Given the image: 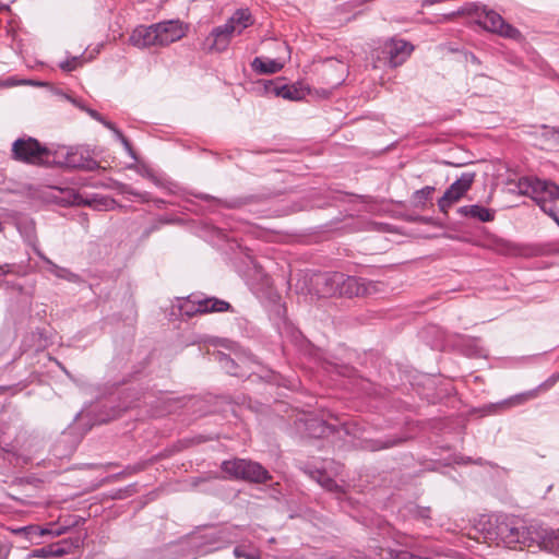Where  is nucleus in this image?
I'll use <instances>...</instances> for the list:
<instances>
[{"label":"nucleus","instance_id":"1","mask_svg":"<svg viewBox=\"0 0 559 559\" xmlns=\"http://www.w3.org/2000/svg\"><path fill=\"white\" fill-rule=\"evenodd\" d=\"M12 154L16 160L28 164H57L71 168H85L93 170L97 163L84 157L78 147L60 146L52 151L34 138L17 139L12 145Z\"/></svg>","mask_w":559,"mask_h":559},{"label":"nucleus","instance_id":"2","mask_svg":"<svg viewBox=\"0 0 559 559\" xmlns=\"http://www.w3.org/2000/svg\"><path fill=\"white\" fill-rule=\"evenodd\" d=\"M252 24L248 9H238L225 24L214 27L205 38L204 48L210 52L225 51L235 34L240 35Z\"/></svg>","mask_w":559,"mask_h":559},{"label":"nucleus","instance_id":"3","mask_svg":"<svg viewBox=\"0 0 559 559\" xmlns=\"http://www.w3.org/2000/svg\"><path fill=\"white\" fill-rule=\"evenodd\" d=\"M464 13L475 15L477 23L488 32L497 33L507 38H518L520 36V32L515 27L507 23L499 13L486 7L469 5L456 12V14Z\"/></svg>","mask_w":559,"mask_h":559},{"label":"nucleus","instance_id":"4","mask_svg":"<svg viewBox=\"0 0 559 559\" xmlns=\"http://www.w3.org/2000/svg\"><path fill=\"white\" fill-rule=\"evenodd\" d=\"M221 467L222 471L233 479H242L251 483H265L271 478L269 472L261 464L250 460H227L222 463Z\"/></svg>","mask_w":559,"mask_h":559},{"label":"nucleus","instance_id":"5","mask_svg":"<svg viewBox=\"0 0 559 559\" xmlns=\"http://www.w3.org/2000/svg\"><path fill=\"white\" fill-rule=\"evenodd\" d=\"M534 526H526L524 522L514 516L503 518L497 525L498 536L508 545H530L533 542Z\"/></svg>","mask_w":559,"mask_h":559},{"label":"nucleus","instance_id":"6","mask_svg":"<svg viewBox=\"0 0 559 559\" xmlns=\"http://www.w3.org/2000/svg\"><path fill=\"white\" fill-rule=\"evenodd\" d=\"M180 313L186 317H192L197 313L224 312L230 309V304L215 297L200 298L189 296L179 306Z\"/></svg>","mask_w":559,"mask_h":559},{"label":"nucleus","instance_id":"7","mask_svg":"<svg viewBox=\"0 0 559 559\" xmlns=\"http://www.w3.org/2000/svg\"><path fill=\"white\" fill-rule=\"evenodd\" d=\"M476 174L473 171L463 173L443 193L438 200V207L440 212L447 214L449 209L459 202L471 189Z\"/></svg>","mask_w":559,"mask_h":559},{"label":"nucleus","instance_id":"8","mask_svg":"<svg viewBox=\"0 0 559 559\" xmlns=\"http://www.w3.org/2000/svg\"><path fill=\"white\" fill-rule=\"evenodd\" d=\"M414 50V46L403 39L391 38L383 43L381 46V55L378 56L379 60H383L384 63L392 68L402 66Z\"/></svg>","mask_w":559,"mask_h":559},{"label":"nucleus","instance_id":"9","mask_svg":"<svg viewBox=\"0 0 559 559\" xmlns=\"http://www.w3.org/2000/svg\"><path fill=\"white\" fill-rule=\"evenodd\" d=\"M340 284L338 296L348 298L370 295L376 288V284L372 282L344 273Z\"/></svg>","mask_w":559,"mask_h":559},{"label":"nucleus","instance_id":"10","mask_svg":"<svg viewBox=\"0 0 559 559\" xmlns=\"http://www.w3.org/2000/svg\"><path fill=\"white\" fill-rule=\"evenodd\" d=\"M343 278L341 272H323L316 274L312 278V286L319 297L338 296L340 280Z\"/></svg>","mask_w":559,"mask_h":559},{"label":"nucleus","instance_id":"11","mask_svg":"<svg viewBox=\"0 0 559 559\" xmlns=\"http://www.w3.org/2000/svg\"><path fill=\"white\" fill-rule=\"evenodd\" d=\"M154 24L158 47L168 46L186 35V27L179 20H167Z\"/></svg>","mask_w":559,"mask_h":559},{"label":"nucleus","instance_id":"12","mask_svg":"<svg viewBox=\"0 0 559 559\" xmlns=\"http://www.w3.org/2000/svg\"><path fill=\"white\" fill-rule=\"evenodd\" d=\"M539 209L551 217L559 226V186L550 181L535 202Z\"/></svg>","mask_w":559,"mask_h":559},{"label":"nucleus","instance_id":"13","mask_svg":"<svg viewBox=\"0 0 559 559\" xmlns=\"http://www.w3.org/2000/svg\"><path fill=\"white\" fill-rule=\"evenodd\" d=\"M129 43L138 49L158 47L155 24L136 26L129 37Z\"/></svg>","mask_w":559,"mask_h":559},{"label":"nucleus","instance_id":"14","mask_svg":"<svg viewBox=\"0 0 559 559\" xmlns=\"http://www.w3.org/2000/svg\"><path fill=\"white\" fill-rule=\"evenodd\" d=\"M533 538L542 549L559 554V528L534 526Z\"/></svg>","mask_w":559,"mask_h":559},{"label":"nucleus","instance_id":"15","mask_svg":"<svg viewBox=\"0 0 559 559\" xmlns=\"http://www.w3.org/2000/svg\"><path fill=\"white\" fill-rule=\"evenodd\" d=\"M549 182V180H542L536 177H522L519 179L516 188L519 194L530 197L536 202L537 198L545 193Z\"/></svg>","mask_w":559,"mask_h":559},{"label":"nucleus","instance_id":"16","mask_svg":"<svg viewBox=\"0 0 559 559\" xmlns=\"http://www.w3.org/2000/svg\"><path fill=\"white\" fill-rule=\"evenodd\" d=\"M264 92L289 100H299L304 94L295 85L282 84L278 81L269 80L264 82Z\"/></svg>","mask_w":559,"mask_h":559},{"label":"nucleus","instance_id":"17","mask_svg":"<svg viewBox=\"0 0 559 559\" xmlns=\"http://www.w3.org/2000/svg\"><path fill=\"white\" fill-rule=\"evenodd\" d=\"M461 216L471 217L481 223L492 222L495 219V211L479 204L463 205L457 209Z\"/></svg>","mask_w":559,"mask_h":559},{"label":"nucleus","instance_id":"18","mask_svg":"<svg viewBox=\"0 0 559 559\" xmlns=\"http://www.w3.org/2000/svg\"><path fill=\"white\" fill-rule=\"evenodd\" d=\"M545 383H546V380L533 390H530V391H526V392H523L520 394H515L514 396H511L510 399L504 400L503 402L500 403V405L506 406V407H511V406L524 404L525 402L537 397L539 392L548 391L552 388V386H544Z\"/></svg>","mask_w":559,"mask_h":559},{"label":"nucleus","instance_id":"19","mask_svg":"<svg viewBox=\"0 0 559 559\" xmlns=\"http://www.w3.org/2000/svg\"><path fill=\"white\" fill-rule=\"evenodd\" d=\"M251 68L257 73L273 74L278 72L283 64L274 59L264 60L260 57H255L251 62Z\"/></svg>","mask_w":559,"mask_h":559},{"label":"nucleus","instance_id":"20","mask_svg":"<svg viewBox=\"0 0 559 559\" xmlns=\"http://www.w3.org/2000/svg\"><path fill=\"white\" fill-rule=\"evenodd\" d=\"M37 254L48 265V271L56 277L63 278L67 281H72L75 277V275L70 270L57 265L40 251H37Z\"/></svg>","mask_w":559,"mask_h":559},{"label":"nucleus","instance_id":"21","mask_svg":"<svg viewBox=\"0 0 559 559\" xmlns=\"http://www.w3.org/2000/svg\"><path fill=\"white\" fill-rule=\"evenodd\" d=\"M104 127H106L107 129H109L110 131H112L114 135L116 136V139L122 144V146L124 147L126 152L134 159L136 160V154L135 152L133 151L132 148V145L131 143L129 142V140L123 135V133L110 121L106 120L104 117H103V121H99Z\"/></svg>","mask_w":559,"mask_h":559},{"label":"nucleus","instance_id":"22","mask_svg":"<svg viewBox=\"0 0 559 559\" xmlns=\"http://www.w3.org/2000/svg\"><path fill=\"white\" fill-rule=\"evenodd\" d=\"M213 357L215 358V360L218 361V364L221 365V367L229 374L231 376H235V377H242L243 374L239 371V367L238 365L236 364V361L230 358V356L224 354V353H221V352H217L213 355Z\"/></svg>","mask_w":559,"mask_h":559},{"label":"nucleus","instance_id":"23","mask_svg":"<svg viewBox=\"0 0 559 559\" xmlns=\"http://www.w3.org/2000/svg\"><path fill=\"white\" fill-rule=\"evenodd\" d=\"M435 190L436 189L432 186H426L419 190H416L412 195L414 205L416 207H424L426 202L431 198Z\"/></svg>","mask_w":559,"mask_h":559},{"label":"nucleus","instance_id":"24","mask_svg":"<svg viewBox=\"0 0 559 559\" xmlns=\"http://www.w3.org/2000/svg\"><path fill=\"white\" fill-rule=\"evenodd\" d=\"M311 476L326 490L337 491L340 486L324 471H316Z\"/></svg>","mask_w":559,"mask_h":559},{"label":"nucleus","instance_id":"25","mask_svg":"<svg viewBox=\"0 0 559 559\" xmlns=\"http://www.w3.org/2000/svg\"><path fill=\"white\" fill-rule=\"evenodd\" d=\"M240 528L237 526L226 527L216 533V539L226 544L238 542L240 537Z\"/></svg>","mask_w":559,"mask_h":559},{"label":"nucleus","instance_id":"26","mask_svg":"<svg viewBox=\"0 0 559 559\" xmlns=\"http://www.w3.org/2000/svg\"><path fill=\"white\" fill-rule=\"evenodd\" d=\"M118 191L120 194H123V195L135 197L141 203H146L151 200V195L148 192L138 191V190L133 189L131 186L126 185V183H119Z\"/></svg>","mask_w":559,"mask_h":559},{"label":"nucleus","instance_id":"27","mask_svg":"<svg viewBox=\"0 0 559 559\" xmlns=\"http://www.w3.org/2000/svg\"><path fill=\"white\" fill-rule=\"evenodd\" d=\"M15 533L24 534L31 540H33L34 537H40L46 534H52V532L50 530L40 528L39 526H36V525L21 527V528L16 530Z\"/></svg>","mask_w":559,"mask_h":559},{"label":"nucleus","instance_id":"28","mask_svg":"<svg viewBox=\"0 0 559 559\" xmlns=\"http://www.w3.org/2000/svg\"><path fill=\"white\" fill-rule=\"evenodd\" d=\"M234 555L236 558L261 559V554L258 549H255V548L247 549V547L243 545L236 546L234 549Z\"/></svg>","mask_w":559,"mask_h":559},{"label":"nucleus","instance_id":"29","mask_svg":"<svg viewBox=\"0 0 559 559\" xmlns=\"http://www.w3.org/2000/svg\"><path fill=\"white\" fill-rule=\"evenodd\" d=\"M82 63H83L82 57H72L70 59H67V60L60 62L59 67L61 70H63L66 72H71V71L75 70L76 68H79L80 66H82Z\"/></svg>","mask_w":559,"mask_h":559},{"label":"nucleus","instance_id":"30","mask_svg":"<svg viewBox=\"0 0 559 559\" xmlns=\"http://www.w3.org/2000/svg\"><path fill=\"white\" fill-rule=\"evenodd\" d=\"M158 401L163 404V407L155 409L153 412V416H164L165 414L173 412V403L169 402L167 395L160 396Z\"/></svg>","mask_w":559,"mask_h":559},{"label":"nucleus","instance_id":"31","mask_svg":"<svg viewBox=\"0 0 559 559\" xmlns=\"http://www.w3.org/2000/svg\"><path fill=\"white\" fill-rule=\"evenodd\" d=\"M408 511L414 514V516L421 519V520H428L430 519V508H423L418 506H411L408 508Z\"/></svg>","mask_w":559,"mask_h":559},{"label":"nucleus","instance_id":"32","mask_svg":"<svg viewBox=\"0 0 559 559\" xmlns=\"http://www.w3.org/2000/svg\"><path fill=\"white\" fill-rule=\"evenodd\" d=\"M32 557L34 558H49L51 557V545L41 547L38 549H34L32 551Z\"/></svg>","mask_w":559,"mask_h":559},{"label":"nucleus","instance_id":"33","mask_svg":"<svg viewBox=\"0 0 559 559\" xmlns=\"http://www.w3.org/2000/svg\"><path fill=\"white\" fill-rule=\"evenodd\" d=\"M94 202H97V209H109V206L114 203V200L108 198H100L99 200L93 199Z\"/></svg>","mask_w":559,"mask_h":559},{"label":"nucleus","instance_id":"34","mask_svg":"<svg viewBox=\"0 0 559 559\" xmlns=\"http://www.w3.org/2000/svg\"><path fill=\"white\" fill-rule=\"evenodd\" d=\"M378 445L372 448L373 450H381V449H386V448H391L393 445L396 444V441L395 440H391V439H388L385 441H377Z\"/></svg>","mask_w":559,"mask_h":559},{"label":"nucleus","instance_id":"35","mask_svg":"<svg viewBox=\"0 0 559 559\" xmlns=\"http://www.w3.org/2000/svg\"><path fill=\"white\" fill-rule=\"evenodd\" d=\"M14 264H10V263H3L1 264L0 263V275H7V274H11V273H14Z\"/></svg>","mask_w":559,"mask_h":559},{"label":"nucleus","instance_id":"36","mask_svg":"<svg viewBox=\"0 0 559 559\" xmlns=\"http://www.w3.org/2000/svg\"><path fill=\"white\" fill-rule=\"evenodd\" d=\"M189 544L195 548H198V554H205L210 549H204L203 548V545L201 543L198 542V538L197 537H192L190 538L189 540Z\"/></svg>","mask_w":559,"mask_h":559},{"label":"nucleus","instance_id":"37","mask_svg":"<svg viewBox=\"0 0 559 559\" xmlns=\"http://www.w3.org/2000/svg\"><path fill=\"white\" fill-rule=\"evenodd\" d=\"M559 381V370L546 379L544 386H554Z\"/></svg>","mask_w":559,"mask_h":559},{"label":"nucleus","instance_id":"38","mask_svg":"<svg viewBox=\"0 0 559 559\" xmlns=\"http://www.w3.org/2000/svg\"><path fill=\"white\" fill-rule=\"evenodd\" d=\"M66 554V551L57 546V545H51V557H61Z\"/></svg>","mask_w":559,"mask_h":559},{"label":"nucleus","instance_id":"39","mask_svg":"<svg viewBox=\"0 0 559 559\" xmlns=\"http://www.w3.org/2000/svg\"><path fill=\"white\" fill-rule=\"evenodd\" d=\"M86 112L96 121H103V116L94 109L87 108Z\"/></svg>","mask_w":559,"mask_h":559},{"label":"nucleus","instance_id":"40","mask_svg":"<svg viewBox=\"0 0 559 559\" xmlns=\"http://www.w3.org/2000/svg\"><path fill=\"white\" fill-rule=\"evenodd\" d=\"M202 199L207 200L209 195H202Z\"/></svg>","mask_w":559,"mask_h":559},{"label":"nucleus","instance_id":"41","mask_svg":"<svg viewBox=\"0 0 559 559\" xmlns=\"http://www.w3.org/2000/svg\"><path fill=\"white\" fill-rule=\"evenodd\" d=\"M2 229V223L0 222V230Z\"/></svg>","mask_w":559,"mask_h":559}]
</instances>
